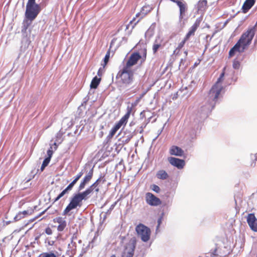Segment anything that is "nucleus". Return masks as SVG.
Masks as SVG:
<instances>
[{
    "label": "nucleus",
    "instance_id": "nucleus-26",
    "mask_svg": "<svg viewBox=\"0 0 257 257\" xmlns=\"http://www.w3.org/2000/svg\"><path fill=\"white\" fill-rule=\"evenodd\" d=\"M119 128H120V127L119 126H118L117 125L115 124V125L110 130L108 137L110 138H112L113 137V136L115 134L116 132Z\"/></svg>",
    "mask_w": 257,
    "mask_h": 257
},
{
    "label": "nucleus",
    "instance_id": "nucleus-48",
    "mask_svg": "<svg viewBox=\"0 0 257 257\" xmlns=\"http://www.w3.org/2000/svg\"><path fill=\"white\" fill-rule=\"evenodd\" d=\"M94 189L95 190V192L97 193L99 192V188L98 187V186L95 188H94Z\"/></svg>",
    "mask_w": 257,
    "mask_h": 257
},
{
    "label": "nucleus",
    "instance_id": "nucleus-12",
    "mask_svg": "<svg viewBox=\"0 0 257 257\" xmlns=\"http://www.w3.org/2000/svg\"><path fill=\"white\" fill-rule=\"evenodd\" d=\"M246 221L250 229L253 231L257 232V219L254 214H248L247 216Z\"/></svg>",
    "mask_w": 257,
    "mask_h": 257
},
{
    "label": "nucleus",
    "instance_id": "nucleus-21",
    "mask_svg": "<svg viewBox=\"0 0 257 257\" xmlns=\"http://www.w3.org/2000/svg\"><path fill=\"white\" fill-rule=\"evenodd\" d=\"M255 0H246L244 3L242 9L244 11L249 10L254 4Z\"/></svg>",
    "mask_w": 257,
    "mask_h": 257
},
{
    "label": "nucleus",
    "instance_id": "nucleus-49",
    "mask_svg": "<svg viewBox=\"0 0 257 257\" xmlns=\"http://www.w3.org/2000/svg\"><path fill=\"white\" fill-rule=\"evenodd\" d=\"M61 137H62V135H61V134H57V135L56 136V138L57 139L58 138H60Z\"/></svg>",
    "mask_w": 257,
    "mask_h": 257
},
{
    "label": "nucleus",
    "instance_id": "nucleus-38",
    "mask_svg": "<svg viewBox=\"0 0 257 257\" xmlns=\"http://www.w3.org/2000/svg\"><path fill=\"white\" fill-rule=\"evenodd\" d=\"M77 181L74 179L68 185V187L71 190L73 186L75 185V184L77 183Z\"/></svg>",
    "mask_w": 257,
    "mask_h": 257
},
{
    "label": "nucleus",
    "instance_id": "nucleus-35",
    "mask_svg": "<svg viewBox=\"0 0 257 257\" xmlns=\"http://www.w3.org/2000/svg\"><path fill=\"white\" fill-rule=\"evenodd\" d=\"M233 68L235 69H238L240 66V63L238 60H234L233 61Z\"/></svg>",
    "mask_w": 257,
    "mask_h": 257
},
{
    "label": "nucleus",
    "instance_id": "nucleus-2",
    "mask_svg": "<svg viewBox=\"0 0 257 257\" xmlns=\"http://www.w3.org/2000/svg\"><path fill=\"white\" fill-rule=\"evenodd\" d=\"M256 27L257 23L253 26L248 27L247 30L242 33L235 45L230 50L229 57L233 56L236 52L242 53L248 48L254 36Z\"/></svg>",
    "mask_w": 257,
    "mask_h": 257
},
{
    "label": "nucleus",
    "instance_id": "nucleus-29",
    "mask_svg": "<svg viewBox=\"0 0 257 257\" xmlns=\"http://www.w3.org/2000/svg\"><path fill=\"white\" fill-rule=\"evenodd\" d=\"M88 183L89 182H87L86 180H85V179L83 178L82 180L81 181V182L79 185V187L78 188V190L81 191L82 189H83L85 188L86 184Z\"/></svg>",
    "mask_w": 257,
    "mask_h": 257
},
{
    "label": "nucleus",
    "instance_id": "nucleus-34",
    "mask_svg": "<svg viewBox=\"0 0 257 257\" xmlns=\"http://www.w3.org/2000/svg\"><path fill=\"white\" fill-rule=\"evenodd\" d=\"M39 257H56V255L52 252H46L41 254Z\"/></svg>",
    "mask_w": 257,
    "mask_h": 257
},
{
    "label": "nucleus",
    "instance_id": "nucleus-19",
    "mask_svg": "<svg viewBox=\"0 0 257 257\" xmlns=\"http://www.w3.org/2000/svg\"><path fill=\"white\" fill-rule=\"evenodd\" d=\"M207 8V1L206 0L199 1L197 4L198 12H204Z\"/></svg>",
    "mask_w": 257,
    "mask_h": 257
},
{
    "label": "nucleus",
    "instance_id": "nucleus-36",
    "mask_svg": "<svg viewBox=\"0 0 257 257\" xmlns=\"http://www.w3.org/2000/svg\"><path fill=\"white\" fill-rule=\"evenodd\" d=\"M47 154L48 155L47 158H49V159H51L53 154V147L52 146H50V148L47 151Z\"/></svg>",
    "mask_w": 257,
    "mask_h": 257
},
{
    "label": "nucleus",
    "instance_id": "nucleus-46",
    "mask_svg": "<svg viewBox=\"0 0 257 257\" xmlns=\"http://www.w3.org/2000/svg\"><path fill=\"white\" fill-rule=\"evenodd\" d=\"M83 174V172L82 171L80 172L78 174H77V176H78L80 178L82 177Z\"/></svg>",
    "mask_w": 257,
    "mask_h": 257
},
{
    "label": "nucleus",
    "instance_id": "nucleus-41",
    "mask_svg": "<svg viewBox=\"0 0 257 257\" xmlns=\"http://www.w3.org/2000/svg\"><path fill=\"white\" fill-rule=\"evenodd\" d=\"M147 48H144L143 51V59L144 61H145L147 57Z\"/></svg>",
    "mask_w": 257,
    "mask_h": 257
},
{
    "label": "nucleus",
    "instance_id": "nucleus-1",
    "mask_svg": "<svg viewBox=\"0 0 257 257\" xmlns=\"http://www.w3.org/2000/svg\"><path fill=\"white\" fill-rule=\"evenodd\" d=\"M224 71L225 68H224L223 72L221 73L217 82L210 90L207 96L206 103L203 106H201L200 109V111L201 114L205 113L207 115L209 113L211 112L214 108L219 96L223 89L221 82L223 81L224 76Z\"/></svg>",
    "mask_w": 257,
    "mask_h": 257
},
{
    "label": "nucleus",
    "instance_id": "nucleus-47",
    "mask_svg": "<svg viewBox=\"0 0 257 257\" xmlns=\"http://www.w3.org/2000/svg\"><path fill=\"white\" fill-rule=\"evenodd\" d=\"M162 222V219L160 218L158 220V227L160 225Z\"/></svg>",
    "mask_w": 257,
    "mask_h": 257
},
{
    "label": "nucleus",
    "instance_id": "nucleus-22",
    "mask_svg": "<svg viewBox=\"0 0 257 257\" xmlns=\"http://www.w3.org/2000/svg\"><path fill=\"white\" fill-rule=\"evenodd\" d=\"M100 78H98L97 76L94 77L91 82L90 87L96 89L100 83Z\"/></svg>",
    "mask_w": 257,
    "mask_h": 257
},
{
    "label": "nucleus",
    "instance_id": "nucleus-18",
    "mask_svg": "<svg viewBox=\"0 0 257 257\" xmlns=\"http://www.w3.org/2000/svg\"><path fill=\"white\" fill-rule=\"evenodd\" d=\"M169 153L171 155L181 157L183 155L184 151L178 146H172L169 150Z\"/></svg>",
    "mask_w": 257,
    "mask_h": 257
},
{
    "label": "nucleus",
    "instance_id": "nucleus-6",
    "mask_svg": "<svg viewBox=\"0 0 257 257\" xmlns=\"http://www.w3.org/2000/svg\"><path fill=\"white\" fill-rule=\"evenodd\" d=\"M82 200L80 198L75 194L72 197L70 203L65 208L63 211V214L67 215L71 210L76 208L78 206L81 207L82 206Z\"/></svg>",
    "mask_w": 257,
    "mask_h": 257
},
{
    "label": "nucleus",
    "instance_id": "nucleus-27",
    "mask_svg": "<svg viewBox=\"0 0 257 257\" xmlns=\"http://www.w3.org/2000/svg\"><path fill=\"white\" fill-rule=\"evenodd\" d=\"M93 175V169L92 168L89 172L87 173L86 175L85 176V177L83 178L86 180L87 182H89L91 179L92 178Z\"/></svg>",
    "mask_w": 257,
    "mask_h": 257
},
{
    "label": "nucleus",
    "instance_id": "nucleus-11",
    "mask_svg": "<svg viewBox=\"0 0 257 257\" xmlns=\"http://www.w3.org/2000/svg\"><path fill=\"white\" fill-rule=\"evenodd\" d=\"M152 10V8L150 5H145L141 9V11L140 13H138L136 15V18L139 17L141 16L140 19H139L137 21H136L134 25L133 26V28L140 22L141 19H142L143 17H144L146 15H147L149 13H150Z\"/></svg>",
    "mask_w": 257,
    "mask_h": 257
},
{
    "label": "nucleus",
    "instance_id": "nucleus-33",
    "mask_svg": "<svg viewBox=\"0 0 257 257\" xmlns=\"http://www.w3.org/2000/svg\"><path fill=\"white\" fill-rule=\"evenodd\" d=\"M77 194L82 200H86L88 198V195L86 193L85 191L81 193H77Z\"/></svg>",
    "mask_w": 257,
    "mask_h": 257
},
{
    "label": "nucleus",
    "instance_id": "nucleus-52",
    "mask_svg": "<svg viewBox=\"0 0 257 257\" xmlns=\"http://www.w3.org/2000/svg\"><path fill=\"white\" fill-rule=\"evenodd\" d=\"M29 25H27V26H24V29L25 30H27V29L28 28Z\"/></svg>",
    "mask_w": 257,
    "mask_h": 257
},
{
    "label": "nucleus",
    "instance_id": "nucleus-50",
    "mask_svg": "<svg viewBox=\"0 0 257 257\" xmlns=\"http://www.w3.org/2000/svg\"><path fill=\"white\" fill-rule=\"evenodd\" d=\"M116 202H115L113 204L111 205L110 208H113L116 205Z\"/></svg>",
    "mask_w": 257,
    "mask_h": 257
},
{
    "label": "nucleus",
    "instance_id": "nucleus-10",
    "mask_svg": "<svg viewBox=\"0 0 257 257\" xmlns=\"http://www.w3.org/2000/svg\"><path fill=\"white\" fill-rule=\"evenodd\" d=\"M136 104L137 103H135L134 104H132V106H127L126 108V113L124 114L123 116H122L121 118V119L115 124L119 126L120 128L122 125L125 126L127 123L128 119L129 118L131 113L133 111V107L136 106Z\"/></svg>",
    "mask_w": 257,
    "mask_h": 257
},
{
    "label": "nucleus",
    "instance_id": "nucleus-40",
    "mask_svg": "<svg viewBox=\"0 0 257 257\" xmlns=\"http://www.w3.org/2000/svg\"><path fill=\"white\" fill-rule=\"evenodd\" d=\"M45 232L48 235H51L52 234V230L50 227H48L45 229Z\"/></svg>",
    "mask_w": 257,
    "mask_h": 257
},
{
    "label": "nucleus",
    "instance_id": "nucleus-4",
    "mask_svg": "<svg viewBox=\"0 0 257 257\" xmlns=\"http://www.w3.org/2000/svg\"><path fill=\"white\" fill-rule=\"evenodd\" d=\"M41 10L39 5L36 4L35 0H28L26 5V17L30 21H33Z\"/></svg>",
    "mask_w": 257,
    "mask_h": 257
},
{
    "label": "nucleus",
    "instance_id": "nucleus-53",
    "mask_svg": "<svg viewBox=\"0 0 257 257\" xmlns=\"http://www.w3.org/2000/svg\"><path fill=\"white\" fill-rule=\"evenodd\" d=\"M111 257H116V256L114 255H112L111 256Z\"/></svg>",
    "mask_w": 257,
    "mask_h": 257
},
{
    "label": "nucleus",
    "instance_id": "nucleus-17",
    "mask_svg": "<svg viewBox=\"0 0 257 257\" xmlns=\"http://www.w3.org/2000/svg\"><path fill=\"white\" fill-rule=\"evenodd\" d=\"M33 211L32 209H28L23 211L19 212L14 217L15 221H19L28 216L31 215Z\"/></svg>",
    "mask_w": 257,
    "mask_h": 257
},
{
    "label": "nucleus",
    "instance_id": "nucleus-16",
    "mask_svg": "<svg viewBox=\"0 0 257 257\" xmlns=\"http://www.w3.org/2000/svg\"><path fill=\"white\" fill-rule=\"evenodd\" d=\"M53 222L54 223H57L59 225L57 227V230L58 231H62L64 230L67 226V222L64 218L61 217H56L53 219Z\"/></svg>",
    "mask_w": 257,
    "mask_h": 257
},
{
    "label": "nucleus",
    "instance_id": "nucleus-20",
    "mask_svg": "<svg viewBox=\"0 0 257 257\" xmlns=\"http://www.w3.org/2000/svg\"><path fill=\"white\" fill-rule=\"evenodd\" d=\"M100 180V178H98L93 184L85 190V192L88 196L92 192L94 188H95L98 185Z\"/></svg>",
    "mask_w": 257,
    "mask_h": 257
},
{
    "label": "nucleus",
    "instance_id": "nucleus-30",
    "mask_svg": "<svg viewBox=\"0 0 257 257\" xmlns=\"http://www.w3.org/2000/svg\"><path fill=\"white\" fill-rule=\"evenodd\" d=\"M50 160L51 159H50L49 158H46L44 159L41 167V170L42 171H43L45 169V168L48 166Z\"/></svg>",
    "mask_w": 257,
    "mask_h": 257
},
{
    "label": "nucleus",
    "instance_id": "nucleus-23",
    "mask_svg": "<svg viewBox=\"0 0 257 257\" xmlns=\"http://www.w3.org/2000/svg\"><path fill=\"white\" fill-rule=\"evenodd\" d=\"M156 176L160 179L165 180L168 177V175L165 171L162 170L157 172Z\"/></svg>",
    "mask_w": 257,
    "mask_h": 257
},
{
    "label": "nucleus",
    "instance_id": "nucleus-8",
    "mask_svg": "<svg viewBox=\"0 0 257 257\" xmlns=\"http://www.w3.org/2000/svg\"><path fill=\"white\" fill-rule=\"evenodd\" d=\"M145 199L147 203L151 206H157L162 204L161 200L150 192L146 194Z\"/></svg>",
    "mask_w": 257,
    "mask_h": 257
},
{
    "label": "nucleus",
    "instance_id": "nucleus-32",
    "mask_svg": "<svg viewBox=\"0 0 257 257\" xmlns=\"http://www.w3.org/2000/svg\"><path fill=\"white\" fill-rule=\"evenodd\" d=\"M110 50H108L107 51V52H106V54L104 58L103 68L105 66V65L107 64V63H108V62L109 61V59L110 57Z\"/></svg>",
    "mask_w": 257,
    "mask_h": 257
},
{
    "label": "nucleus",
    "instance_id": "nucleus-9",
    "mask_svg": "<svg viewBox=\"0 0 257 257\" xmlns=\"http://www.w3.org/2000/svg\"><path fill=\"white\" fill-rule=\"evenodd\" d=\"M141 58V56L138 52L133 53L131 55L125 65L124 66L128 69H133L132 67L134 65L137 64L138 61Z\"/></svg>",
    "mask_w": 257,
    "mask_h": 257
},
{
    "label": "nucleus",
    "instance_id": "nucleus-43",
    "mask_svg": "<svg viewBox=\"0 0 257 257\" xmlns=\"http://www.w3.org/2000/svg\"><path fill=\"white\" fill-rule=\"evenodd\" d=\"M216 250L215 249L213 252L212 253L211 257H217Z\"/></svg>",
    "mask_w": 257,
    "mask_h": 257
},
{
    "label": "nucleus",
    "instance_id": "nucleus-28",
    "mask_svg": "<svg viewBox=\"0 0 257 257\" xmlns=\"http://www.w3.org/2000/svg\"><path fill=\"white\" fill-rule=\"evenodd\" d=\"M88 183L89 182H87L86 180H85V179L83 178L82 180L81 181V182L79 185V187L78 188V190L81 191L82 189H83L85 188L86 184Z\"/></svg>",
    "mask_w": 257,
    "mask_h": 257
},
{
    "label": "nucleus",
    "instance_id": "nucleus-5",
    "mask_svg": "<svg viewBox=\"0 0 257 257\" xmlns=\"http://www.w3.org/2000/svg\"><path fill=\"white\" fill-rule=\"evenodd\" d=\"M137 235L144 242H147L150 239V229L142 223L138 224L135 228Z\"/></svg>",
    "mask_w": 257,
    "mask_h": 257
},
{
    "label": "nucleus",
    "instance_id": "nucleus-31",
    "mask_svg": "<svg viewBox=\"0 0 257 257\" xmlns=\"http://www.w3.org/2000/svg\"><path fill=\"white\" fill-rule=\"evenodd\" d=\"M188 40V39H186V37L185 36L184 39L178 44L176 50H180L184 47L186 42Z\"/></svg>",
    "mask_w": 257,
    "mask_h": 257
},
{
    "label": "nucleus",
    "instance_id": "nucleus-45",
    "mask_svg": "<svg viewBox=\"0 0 257 257\" xmlns=\"http://www.w3.org/2000/svg\"><path fill=\"white\" fill-rule=\"evenodd\" d=\"M51 146H52V145H51ZM53 146H54V149L55 151H56L57 149V148H58V145L57 144V143L56 142H55L53 144Z\"/></svg>",
    "mask_w": 257,
    "mask_h": 257
},
{
    "label": "nucleus",
    "instance_id": "nucleus-25",
    "mask_svg": "<svg viewBox=\"0 0 257 257\" xmlns=\"http://www.w3.org/2000/svg\"><path fill=\"white\" fill-rule=\"evenodd\" d=\"M133 138V135L131 134H130L128 136H127L126 137H122V138L120 139V141L122 142V145H124L126 144H127L131 139Z\"/></svg>",
    "mask_w": 257,
    "mask_h": 257
},
{
    "label": "nucleus",
    "instance_id": "nucleus-14",
    "mask_svg": "<svg viewBox=\"0 0 257 257\" xmlns=\"http://www.w3.org/2000/svg\"><path fill=\"white\" fill-rule=\"evenodd\" d=\"M168 161L172 165L179 169H182L185 164L184 160L174 157L169 158Z\"/></svg>",
    "mask_w": 257,
    "mask_h": 257
},
{
    "label": "nucleus",
    "instance_id": "nucleus-13",
    "mask_svg": "<svg viewBox=\"0 0 257 257\" xmlns=\"http://www.w3.org/2000/svg\"><path fill=\"white\" fill-rule=\"evenodd\" d=\"M164 45L163 39L159 36L157 37L155 40L152 47L153 53L156 54L160 49L163 48Z\"/></svg>",
    "mask_w": 257,
    "mask_h": 257
},
{
    "label": "nucleus",
    "instance_id": "nucleus-24",
    "mask_svg": "<svg viewBox=\"0 0 257 257\" xmlns=\"http://www.w3.org/2000/svg\"><path fill=\"white\" fill-rule=\"evenodd\" d=\"M70 191H71V190L68 187H67L58 195V196L55 199L54 201L56 202L59 200L65 194H68Z\"/></svg>",
    "mask_w": 257,
    "mask_h": 257
},
{
    "label": "nucleus",
    "instance_id": "nucleus-39",
    "mask_svg": "<svg viewBox=\"0 0 257 257\" xmlns=\"http://www.w3.org/2000/svg\"><path fill=\"white\" fill-rule=\"evenodd\" d=\"M135 246L133 245L132 250L127 252V254L125 257H133L134 255V251Z\"/></svg>",
    "mask_w": 257,
    "mask_h": 257
},
{
    "label": "nucleus",
    "instance_id": "nucleus-54",
    "mask_svg": "<svg viewBox=\"0 0 257 257\" xmlns=\"http://www.w3.org/2000/svg\"><path fill=\"white\" fill-rule=\"evenodd\" d=\"M194 65L196 66L197 65V63H195Z\"/></svg>",
    "mask_w": 257,
    "mask_h": 257
},
{
    "label": "nucleus",
    "instance_id": "nucleus-51",
    "mask_svg": "<svg viewBox=\"0 0 257 257\" xmlns=\"http://www.w3.org/2000/svg\"><path fill=\"white\" fill-rule=\"evenodd\" d=\"M79 179H80V178L78 177V176H76L75 178H74V179L77 180V181L79 180Z\"/></svg>",
    "mask_w": 257,
    "mask_h": 257
},
{
    "label": "nucleus",
    "instance_id": "nucleus-15",
    "mask_svg": "<svg viewBox=\"0 0 257 257\" xmlns=\"http://www.w3.org/2000/svg\"><path fill=\"white\" fill-rule=\"evenodd\" d=\"M200 24V21L196 20L193 25L189 29V31L185 35L186 39H189L191 36L195 35V33L199 27Z\"/></svg>",
    "mask_w": 257,
    "mask_h": 257
},
{
    "label": "nucleus",
    "instance_id": "nucleus-7",
    "mask_svg": "<svg viewBox=\"0 0 257 257\" xmlns=\"http://www.w3.org/2000/svg\"><path fill=\"white\" fill-rule=\"evenodd\" d=\"M176 3L179 8V21L181 22L185 18L186 13L187 12V5L183 0H170Z\"/></svg>",
    "mask_w": 257,
    "mask_h": 257
},
{
    "label": "nucleus",
    "instance_id": "nucleus-37",
    "mask_svg": "<svg viewBox=\"0 0 257 257\" xmlns=\"http://www.w3.org/2000/svg\"><path fill=\"white\" fill-rule=\"evenodd\" d=\"M151 189L156 193H159L160 191V187L158 185L155 184H153V185H152Z\"/></svg>",
    "mask_w": 257,
    "mask_h": 257
},
{
    "label": "nucleus",
    "instance_id": "nucleus-3",
    "mask_svg": "<svg viewBox=\"0 0 257 257\" xmlns=\"http://www.w3.org/2000/svg\"><path fill=\"white\" fill-rule=\"evenodd\" d=\"M116 79L120 87H127L133 82L134 70L123 66L117 73Z\"/></svg>",
    "mask_w": 257,
    "mask_h": 257
},
{
    "label": "nucleus",
    "instance_id": "nucleus-42",
    "mask_svg": "<svg viewBox=\"0 0 257 257\" xmlns=\"http://www.w3.org/2000/svg\"><path fill=\"white\" fill-rule=\"evenodd\" d=\"M103 68H100L99 69V70H98V72H97V75H98L99 76H102V73H103Z\"/></svg>",
    "mask_w": 257,
    "mask_h": 257
},
{
    "label": "nucleus",
    "instance_id": "nucleus-44",
    "mask_svg": "<svg viewBox=\"0 0 257 257\" xmlns=\"http://www.w3.org/2000/svg\"><path fill=\"white\" fill-rule=\"evenodd\" d=\"M136 20V18H134L130 22L129 24L126 26V29L128 28V27L130 24H132Z\"/></svg>",
    "mask_w": 257,
    "mask_h": 257
}]
</instances>
